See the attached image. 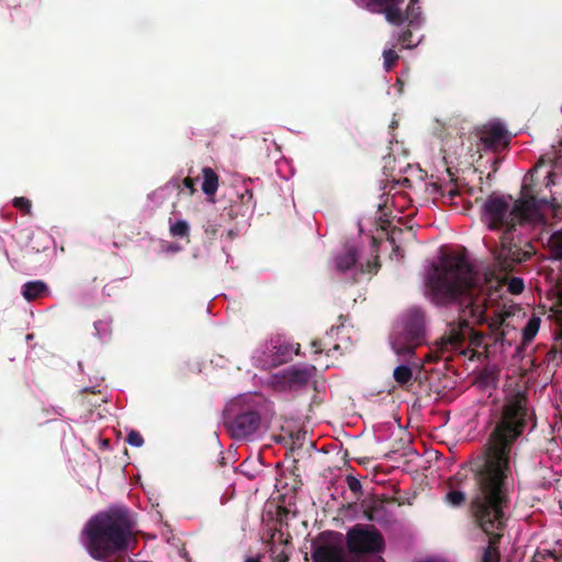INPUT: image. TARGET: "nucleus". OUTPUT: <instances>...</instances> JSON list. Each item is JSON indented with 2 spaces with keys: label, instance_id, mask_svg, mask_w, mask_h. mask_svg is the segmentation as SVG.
Here are the masks:
<instances>
[{
  "label": "nucleus",
  "instance_id": "obj_1",
  "mask_svg": "<svg viewBox=\"0 0 562 562\" xmlns=\"http://www.w3.org/2000/svg\"><path fill=\"white\" fill-rule=\"evenodd\" d=\"M528 416L524 394L517 393L507 400L488 437L483 460L474 470L476 492L470 508L480 528L490 536L481 562L501 560V531L505 528V508L509 506L513 485L510 453L527 426Z\"/></svg>",
  "mask_w": 562,
  "mask_h": 562
},
{
  "label": "nucleus",
  "instance_id": "obj_2",
  "mask_svg": "<svg viewBox=\"0 0 562 562\" xmlns=\"http://www.w3.org/2000/svg\"><path fill=\"white\" fill-rule=\"evenodd\" d=\"M431 302L441 307L453 308L469 315L473 324H486L496 341H502L509 327V312H498L487 317L488 297L485 288L469 260L461 255L446 254L427 277Z\"/></svg>",
  "mask_w": 562,
  "mask_h": 562
},
{
  "label": "nucleus",
  "instance_id": "obj_3",
  "mask_svg": "<svg viewBox=\"0 0 562 562\" xmlns=\"http://www.w3.org/2000/svg\"><path fill=\"white\" fill-rule=\"evenodd\" d=\"M480 205V220L488 231H516L517 226H522L533 222L540 215L539 209L542 206L555 207L559 205L557 200L551 196L537 198L527 193L525 190L522 196L513 200L512 195H503L493 192L485 200L476 199Z\"/></svg>",
  "mask_w": 562,
  "mask_h": 562
},
{
  "label": "nucleus",
  "instance_id": "obj_4",
  "mask_svg": "<svg viewBox=\"0 0 562 562\" xmlns=\"http://www.w3.org/2000/svg\"><path fill=\"white\" fill-rule=\"evenodd\" d=\"M86 531L89 553L97 560L126 550L128 542L134 540L133 526L125 509L95 515L89 520Z\"/></svg>",
  "mask_w": 562,
  "mask_h": 562
},
{
  "label": "nucleus",
  "instance_id": "obj_5",
  "mask_svg": "<svg viewBox=\"0 0 562 562\" xmlns=\"http://www.w3.org/2000/svg\"><path fill=\"white\" fill-rule=\"evenodd\" d=\"M494 270L505 276L522 272L526 263L537 255V247L531 239L522 238L516 231L501 234L498 244L491 248Z\"/></svg>",
  "mask_w": 562,
  "mask_h": 562
},
{
  "label": "nucleus",
  "instance_id": "obj_6",
  "mask_svg": "<svg viewBox=\"0 0 562 562\" xmlns=\"http://www.w3.org/2000/svg\"><path fill=\"white\" fill-rule=\"evenodd\" d=\"M426 340V316L419 307L409 308L403 318V330L393 336V351L404 360L414 356L415 349Z\"/></svg>",
  "mask_w": 562,
  "mask_h": 562
},
{
  "label": "nucleus",
  "instance_id": "obj_7",
  "mask_svg": "<svg viewBox=\"0 0 562 562\" xmlns=\"http://www.w3.org/2000/svg\"><path fill=\"white\" fill-rule=\"evenodd\" d=\"M224 425L235 439L246 438L257 431L260 415L244 404L243 398L231 401L223 413Z\"/></svg>",
  "mask_w": 562,
  "mask_h": 562
},
{
  "label": "nucleus",
  "instance_id": "obj_8",
  "mask_svg": "<svg viewBox=\"0 0 562 562\" xmlns=\"http://www.w3.org/2000/svg\"><path fill=\"white\" fill-rule=\"evenodd\" d=\"M349 552L355 554L381 553L385 548L383 535L371 525L357 524L346 535Z\"/></svg>",
  "mask_w": 562,
  "mask_h": 562
},
{
  "label": "nucleus",
  "instance_id": "obj_9",
  "mask_svg": "<svg viewBox=\"0 0 562 562\" xmlns=\"http://www.w3.org/2000/svg\"><path fill=\"white\" fill-rule=\"evenodd\" d=\"M463 314L458 312V319L448 324V331L438 340L437 346L441 352L459 349L468 337L471 338L472 344L481 345L484 336L473 329L470 324L471 317Z\"/></svg>",
  "mask_w": 562,
  "mask_h": 562
},
{
  "label": "nucleus",
  "instance_id": "obj_10",
  "mask_svg": "<svg viewBox=\"0 0 562 562\" xmlns=\"http://www.w3.org/2000/svg\"><path fill=\"white\" fill-rule=\"evenodd\" d=\"M476 153L492 151L497 154L506 149L510 142L509 132L499 122L483 124L476 128Z\"/></svg>",
  "mask_w": 562,
  "mask_h": 562
},
{
  "label": "nucleus",
  "instance_id": "obj_11",
  "mask_svg": "<svg viewBox=\"0 0 562 562\" xmlns=\"http://www.w3.org/2000/svg\"><path fill=\"white\" fill-rule=\"evenodd\" d=\"M342 325L341 323L340 326H331L323 338L314 339L311 342L316 355L325 352L327 356L337 357L351 350L350 338L345 336L339 338V335L342 334Z\"/></svg>",
  "mask_w": 562,
  "mask_h": 562
},
{
  "label": "nucleus",
  "instance_id": "obj_12",
  "mask_svg": "<svg viewBox=\"0 0 562 562\" xmlns=\"http://www.w3.org/2000/svg\"><path fill=\"white\" fill-rule=\"evenodd\" d=\"M359 5H364L371 12L383 13L389 23L393 25H402L404 21L408 20L409 25H413L414 16H407V10L404 12L401 5L404 0H353Z\"/></svg>",
  "mask_w": 562,
  "mask_h": 562
},
{
  "label": "nucleus",
  "instance_id": "obj_13",
  "mask_svg": "<svg viewBox=\"0 0 562 562\" xmlns=\"http://www.w3.org/2000/svg\"><path fill=\"white\" fill-rule=\"evenodd\" d=\"M313 562H345L339 548L331 544L317 546L312 552Z\"/></svg>",
  "mask_w": 562,
  "mask_h": 562
},
{
  "label": "nucleus",
  "instance_id": "obj_14",
  "mask_svg": "<svg viewBox=\"0 0 562 562\" xmlns=\"http://www.w3.org/2000/svg\"><path fill=\"white\" fill-rule=\"evenodd\" d=\"M461 481L462 479L459 476V474H457L453 477L449 479L447 483L450 491L446 494L445 501L447 504L453 507H461L467 502V494L458 490Z\"/></svg>",
  "mask_w": 562,
  "mask_h": 562
},
{
  "label": "nucleus",
  "instance_id": "obj_15",
  "mask_svg": "<svg viewBox=\"0 0 562 562\" xmlns=\"http://www.w3.org/2000/svg\"><path fill=\"white\" fill-rule=\"evenodd\" d=\"M315 370L314 367L311 368H290L286 370L284 374L285 381L292 386H303L306 385L313 374V371Z\"/></svg>",
  "mask_w": 562,
  "mask_h": 562
},
{
  "label": "nucleus",
  "instance_id": "obj_16",
  "mask_svg": "<svg viewBox=\"0 0 562 562\" xmlns=\"http://www.w3.org/2000/svg\"><path fill=\"white\" fill-rule=\"evenodd\" d=\"M358 250L353 246H348L345 248L344 252L339 254L335 258V265L337 270L340 272L348 271L357 266L358 262Z\"/></svg>",
  "mask_w": 562,
  "mask_h": 562
},
{
  "label": "nucleus",
  "instance_id": "obj_17",
  "mask_svg": "<svg viewBox=\"0 0 562 562\" xmlns=\"http://www.w3.org/2000/svg\"><path fill=\"white\" fill-rule=\"evenodd\" d=\"M273 358L272 364L274 367L285 363L292 359V355L300 353V345L297 344L294 348L290 344H279L273 346Z\"/></svg>",
  "mask_w": 562,
  "mask_h": 562
},
{
  "label": "nucleus",
  "instance_id": "obj_18",
  "mask_svg": "<svg viewBox=\"0 0 562 562\" xmlns=\"http://www.w3.org/2000/svg\"><path fill=\"white\" fill-rule=\"evenodd\" d=\"M47 293L48 286L42 280L29 281L22 288V295L29 302L41 299Z\"/></svg>",
  "mask_w": 562,
  "mask_h": 562
},
{
  "label": "nucleus",
  "instance_id": "obj_19",
  "mask_svg": "<svg viewBox=\"0 0 562 562\" xmlns=\"http://www.w3.org/2000/svg\"><path fill=\"white\" fill-rule=\"evenodd\" d=\"M202 191L207 196H213L218 189V176L211 167H204L202 169Z\"/></svg>",
  "mask_w": 562,
  "mask_h": 562
},
{
  "label": "nucleus",
  "instance_id": "obj_20",
  "mask_svg": "<svg viewBox=\"0 0 562 562\" xmlns=\"http://www.w3.org/2000/svg\"><path fill=\"white\" fill-rule=\"evenodd\" d=\"M547 247L551 260H562V229L555 231L550 235Z\"/></svg>",
  "mask_w": 562,
  "mask_h": 562
},
{
  "label": "nucleus",
  "instance_id": "obj_21",
  "mask_svg": "<svg viewBox=\"0 0 562 562\" xmlns=\"http://www.w3.org/2000/svg\"><path fill=\"white\" fill-rule=\"evenodd\" d=\"M540 327V318L531 317L522 329L524 341L528 342L535 338Z\"/></svg>",
  "mask_w": 562,
  "mask_h": 562
},
{
  "label": "nucleus",
  "instance_id": "obj_22",
  "mask_svg": "<svg viewBox=\"0 0 562 562\" xmlns=\"http://www.w3.org/2000/svg\"><path fill=\"white\" fill-rule=\"evenodd\" d=\"M393 378L400 385H404L412 380L413 371L408 366L402 364L394 369Z\"/></svg>",
  "mask_w": 562,
  "mask_h": 562
},
{
  "label": "nucleus",
  "instance_id": "obj_23",
  "mask_svg": "<svg viewBox=\"0 0 562 562\" xmlns=\"http://www.w3.org/2000/svg\"><path fill=\"white\" fill-rule=\"evenodd\" d=\"M170 234L173 237L187 238L189 241L190 226L187 221L179 220L170 225Z\"/></svg>",
  "mask_w": 562,
  "mask_h": 562
},
{
  "label": "nucleus",
  "instance_id": "obj_24",
  "mask_svg": "<svg viewBox=\"0 0 562 562\" xmlns=\"http://www.w3.org/2000/svg\"><path fill=\"white\" fill-rule=\"evenodd\" d=\"M507 290L509 293L518 295L525 290V283L521 278L513 277L507 281Z\"/></svg>",
  "mask_w": 562,
  "mask_h": 562
},
{
  "label": "nucleus",
  "instance_id": "obj_25",
  "mask_svg": "<svg viewBox=\"0 0 562 562\" xmlns=\"http://www.w3.org/2000/svg\"><path fill=\"white\" fill-rule=\"evenodd\" d=\"M12 204L15 209L20 210L26 215L32 214V202L24 196H16L13 199Z\"/></svg>",
  "mask_w": 562,
  "mask_h": 562
},
{
  "label": "nucleus",
  "instance_id": "obj_26",
  "mask_svg": "<svg viewBox=\"0 0 562 562\" xmlns=\"http://www.w3.org/2000/svg\"><path fill=\"white\" fill-rule=\"evenodd\" d=\"M400 56L398 54L390 48V49H385L383 52V60H384V68L386 71H390L392 70V68L394 67V65L396 64V61L398 60Z\"/></svg>",
  "mask_w": 562,
  "mask_h": 562
},
{
  "label": "nucleus",
  "instance_id": "obj_27",
  "mask_svg": "<svg viewBox=\"0 0 562 562\" xmlns=\"http://www.w3.org/2000/svg\"><path fill=\"white\" fill-rule=\"evenodd\" d=\"M384 503L383 501H379V499H374L372 502H370L367 506V510H366V516L369 520H374L375 518V512L378 509H381V508H384Z\"/></svg>",
  "mask_w": 562,
  "mask_h": 562
},
{
  "label": "nucleus",
  "instance_id": "obj_28",
  "mask_svg": "<svg viewBox=\"0 0 562 562\" xmlns=\"http://www.w3.org/2000/svg\"><path fill=\"white\" fill-rule=\"evenodd\" d=\"M434 188L440 192L441 196L447 200L449 203H452L453 199L459 194L458 190L454 188L442 189L441 187H437L436 183L432 184Z\"/></svg>",
  "mask_w": 562,
  "mask_h": 562
},
{
  "label": "nucleus",
  "instance_id": "obj_29",
  "mask_svg": "<svg viewBox=\"0 0 562 562\" xmlns=\"http://www.w3.org/2000/svg\"><path fill=\"white\" fill-rule=\"evenodd\" d=\"M2 2L9 8V9H21L29 7L34 2V0H2Z\"/></svg>",
  "mask_w": 562,
  "mask_h": 562
},
{
  "label": "nucleus",
  "instance_id": "obj_30",
  "mask_svg": "<svg viewBox=\"0 0 562 562\" xmlns=\"http://www.w3.org/2000/svg\"><path fill=\"white\" fill-rule=\"evenodd\" d=\"M412 37V32L409 30H405L398 35L397 42L402 45L403 48H411L413 47Z\"/></svg>",
  "mask_w": 562,
  "mask_h": 562
},
{
  "label": "nucleus",
  "instance_id": "obj_31",
  "mask_svg": "<svg viewBox=\"0 0 562 562\" xmlns=\"http://www.w3.org/2000/svg\"><path fill=\"white\" fill-rule=\"evenodd\" d=\"M126 441L134 447H140L144 445L142 435L136 430H131L126 437Z\"/></svg>",
  "mask_w": 562,
  "mask_h": 562
},
{
  "label": "nucleus",
  "instance_id": "obj_32",
  "mask_svg": "<svg viewBox=\"0 0 562 562\" xmlns=\"http://www.w3.org/2000/svg\"><path fill=\"white\" fill-rule=\"evenodd\" d=\"M347 485H348L349 490L355 494H358L361 492V488H362L361 482L358 479H356L355 476H347Z\"/></svg>",
  "mask_w": 562,
  "mask_h": 562
},
{
  "label": "nucleus",
  "instance_id": "obj_33",
  "mask_svg": "<svg viewBox=\"0 0 562 562\" xmlns=\"http://www.w3.org/2000/svg\"><path fill=\"white\" fill-rule=\"evenodd\" d=\"M198 178L187 177L182 180V186L189 190V194L192 195L196 192L195 184Z\"/></svg>",
  "mask_w": 562,
  "mask_h": 562
},
{
  "label": "nucleus",
  "instance_id": "obj_34",
  "mask_svg": "<svg viewBox=\"0 0 562 562\" xmlns=\"http://www.w3.org/2000/svg\"><path fill=\"white\" fill-rule=\"evenodd\" d=\"M378 268H379V263H378V260L375 259L373 262L368 261L366 268L361 265L360 271L362 273H376Z\"/></svg>",
  "mask_w": 562,
  "mask_h": 562
},
{
  "label": "nucleus",
  "instance_id": "obj_35",
  "mask_svg": "<svg viewBox=\"0 0 562 562\" xmlns=\"http://www.w3.org/2000/svg\"><path fill=\"white\" fill-rule=\"evenodd\" d=\"M419 0H411V3L407 7V16H414V20H416L419 14V12H416V10H415V4Z\"/></svg>",
  "mask_w": 562,
  "mask_h": 562
},
{
  "label": "nucleus",
  "instance_id": "obj_36",
  "mask_svg": "<svg viewBox=\"0 0 562 562\" xmlns=\"http://www.w3.org/2000/svg\"><path fill=\"white\" fill-rule=\"evenodd\" d=\"M288 560L289 555L284 551H281L273 557V562H288Z\"/></svg>",
  "mask_w": 562,
  "mask_h": 562
},
{
  "label": "nucleus",
  "instance_id": "obj_37",
  "mask_svg": "<svg viewBox=\"0 0 562 562\" xmlns=\"http://www.w3.org/2000/svg\"><path fill=\"white\" fill-rule=\"evenodd\" d=\"M499 164H501V158L494 157L492 159V171L488 173L487 178L491 177L492 172L494 173V172H496L498 170Z\"/></svg>",
  "mask_w": 562,
  "mask_h": 562
},
{
  "label": "nucleus",
  "instance_id": "obj_38",
  "mask_svg": "<svg viewBox=\"0 0 562 562\" xmlns=\"http://www.w3.org/2000/svg\"><path fill=\"white\" fill-rule=\"evenodd\" d=\"M204 232L207 235L214 236L217 233V228L214 224L209 223L207 225H205Z\"/></svg>",
  "mask_w": 562,
  "mask_h": 562
},
{
  "label": "nucleus",
  "instance_id": "obj_39",
  "mask_svg": "<svg viewBox=\"0 0 562 562\" xmlns=\"http://www.w3.org/2000/svg\"><path fill=\"white\" fill-rule=\"evenodd\" d=\"M558 302H559L561 310L557 312V316H558L559 321H562V290L559 292Z\"/></svg>",
  "mask_w": 562,
  "mask_h": 562
},
{
  "label": "nucleus",
  "instance_id": "obj_40",
  "mask_svg": "<svg viewBox=\"0 0 562 562\" xmlns=\"http://www.w3.org/2000/svg\"><path fill=\"white\" fill-rule=\"evenodd\" d=\"M395 86L398 88V92L402 93L403 92V88H404V82H403V80L401 78L396 79Z\"/></svg>",
  "mask_w": 562,
  "mask_h": 562
},
{
  "label": "nucleus",
  "instance_id": "obj_41",
  "mask_svg": "<svg viewBox=\"0 0 562 562\" xmlns=\"http://www.w3.org/2000/svg\"><path fill=\"white\" fill-rule=\"evenodd\" d=\"M245 562H259V560L255 558H248Z\"/></svg>",
  "mask_w": 562,
  "mask_h": 562
},
{
  "label": "nucleus",
  "instance_id": "obj_42",
  "mask_svg": "<svg viewBox=\"0 0 562 562\" xmlns=\"http://www.w3.org/2000/svg\"><path fill=\"white\" fill-rule=\"evenodd\" d=\"M409 182H411L409 179H407V178L403 179V184L404 186H409Z\"/></svg>",
  "mask_w": 562,
  "mask_h": 562
},
{
  "label": "nucleus",
  "instance_id": "obj_43",
  "mask_svg": "<svg viewBox=\"0 0 562 562\" xmlns=\"http://www.w3.org/2000/svg\"><path fill=\"white\" fill-rule=\"evenodd\" d=\"M396 126H397V122H396V121H393V122L391 123V127H392V128H395Z\"/></svg>",
  "mask_w": 562,
  "mask_h": 562
}]
</instances>
